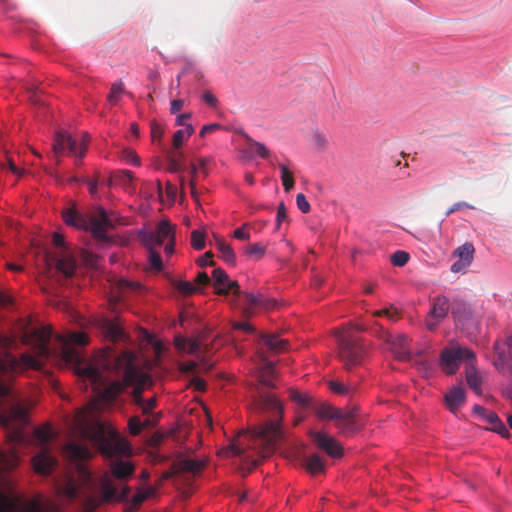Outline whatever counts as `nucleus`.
<instances>
[{"label": "nucleus", "instance_id": "obj_1", "mask_svg": "<svg viewBox=\"0 0 512 512\" xmlns=\"http://www.w3.org/2000/svg\"><path fill=\"white\" fill-rule=\"evenodd\" d=\"M61 358L67 364L74 365L76 373L88 380L105 402L111 403L126 387L134 386L132 400L143 410L144 389L151 384L150 377L142 373L134 364L135 355L131 351L116 353L112 348H104L92 362L85 363L74 345L84 346L89 342L87 334L73 332L62 340Z\"/></svg>", "mask_w": 512, "mask_h": 512}, {"label": "nucleus", "instance_id": "obj_2", "mask_svg": "<svg viewBox=\"0 0 512 512\" xmlns=\"http://www.w3.org/2000/svg\"><path fill=\"white\" fill-rule=\"evenodd\" d=\"M82 436L96 446L102 455L114 457L129 450L127 442L118 432L102 423H93L81 428Z\"/></svg>", "mask_w": 512, "mask_h": 512}, {"label": "nucleus", "instance_id": "obj_3", "mask_svg": "<svg viewBox=\"0 0 512 512\" xmlns=\"http://www.w3.org/2000/svg\"><path fill=\"white\" fill-rule=\"evenodd\" d=\"M52 330L49 327L34 328L27 337L34 344V355L25 353L21 355L18 361L12 355L7 354V362L9 368L17 370L20 366L26 368L39 369L44 360L50 357L51 351L49 347Z\"/></svg>", "mask_w": 512, "mask_h": 512}, {"label": "nucleus", "instance_id": "obj_4", "mask_svg": "<svg viewBox=\"0 0 512 512\" xmlns=\"http://www.w3.org/2000/svg\"><path fill=\"white\" fill-rule=\"evenodd\" d=\"M62 217L67 225L78 229L89 230L94 238L102 241L107 240V229L113 227L112 219L103 208H99L97 214L92 216L89 220L72 208L64 210Z\"/></svg>", "mask_w": 512, "mask_h": 512}, {"label": "nucleus", "instance_id": "obj_5", "mask_svg": "<svg viewBox=\"0 0 512 512\" xmlns=\"http://www.w3.org/2000/svg\"><path fill=\"white\" fill-rule=\"evenodd\" d=\"M257 378L259 382V386L256 388L257 405L264 411H275L279 416H282L283 407L279 399L275 394L263 389V387H275L274 381L276 379V374L273 362L263 359L262 364L258 369Z\"/></svg>", "mask_w": 512, "mask_h": 512}, {"label": "nucleus", "instance_id": "obj_6", "mask_svg": "<svg viewBox=\"0 0 512 512\" xmlns=\"http://www.w3.org/2000/svg\"><path fill=\"white\" fill-rule=\"evenodd\" d=\"M282 436L280 425L276 421H267L265 425L256 428L250 435L249 448L255 450L262 458L270 456Z\"/></svg>", "mask_w": 512, "mask_h": 512}, {"label": "nucleus", "instance_id": "obj_7", "mask_svg": "<svg viewBox=\"0 0 512 512\" xmlns=\"http://www.w3.org/2000/svg\"><path fill=\"white\" fill-rule=\"evenodd\" d=\"M339 357L347 369L360 364L366 354L367 347L350 330H344L337 336Z\"/></svg>", "mask_w": 512, "mask_h": 512}, {"label": "nucleus", "instance_id": "obj_8", "mask_svg": "<svg viewBox=\"0 0 512 512\" xmlns=\"http://www.w3.org/2000/svg\"><path fill=\"white\" fill-rule=\"evenodd\" d=\"M462 362H465L466 366L471 362H476L475 353L469 348L462 347L456 343L442 349L439 365L444 373L448 375L455 374Z\"/></svg>", "mask_w": 512, "mask_h": 512}, {"label": "nucleus", "instance_id": "obj_9", "mask_svg": "<svg viewBox=\"0 0 512 512\" xmlns=\"http://www.w3.org/2000/svg\"><path fill=\"white\" fill-rule=\"evenodd\" d=\"M89 139V135L86 133H83L80 137H72L64 130L57 131L52 146L53 153L58 158L67 149L72 155L76 156V164H79L86 153Z\"/></svg>", "mask_w": 512, "mask_h": 512}, {"label": "nucleus", "instance_id": "obj_10", "mask_svg": "<svg viewBox=\"0 0 512 512\" xmlns=\"http://www.w3.org/2000/svg\"><path fill=\"white\" fill-rule=\"evenodd\" d=\"M139 237L146 247H157L175 238L174 227L167 220L158 223L155 231L140 232Z\"/></svg>", "mask_w": 512, "mask_h": 512}, {"label": "nucleus", "instance_id": "obj_11", "mask_svg": "<svg viewBox=\"0 0 512 512\" xmlns=\"http://www.w3.org/2000/svg\"><path fill=\"white\" fill-rule=\"evenodd\" d=\"M0 512H45L36 500L22 501L16 495L0 492Z\"/></svg>", "mask_w": 512, "mask_h": 512}, {"label": "nucleus", "instance_id": "obj_12", "mask_svg": "<svg viewBox=\"0 0 512 512\" xmlns=\"http://www.w3.org/2000/svg\"><path fill=\"white\" fill-rule=\"evenodd\" d=\"M494 350L493 365L503 376H510L512 374V335L508 336L504 342H496Z\"/></svg>", "mask_w": 512, "mask_h": 512}, {"label": "nucleus", "instance_id": "obj_13", "mask_svg": "<svg viewBox=\"0 0 512 512\" xmlns=\"http://www.w3.org/2000/svg\"><path fill=\"white\" fill-rule=\"evenodd\" d=\"M63 453L68 459L77 463V468L79 470V475L82 482L88 483L91 479L90 472L82 464H80V462L88 460L92 457V452L90 449L85 445L71 442L64 446Z\"/></svg>", "mask_w": 512, "mask_h": 512}, {"label": "nucleus", "instance_id": "obj_14", "mask_svg": "<svg viewBox=\"0 0 512 512\" xmlns=\"http://www.w3.org/2000/svg\"><path fill=\"white\" fill-rule=\"evenodd\" d=\"M225 289H227V294L232 291L234 295H242L244 297V308L243 314L245 317L249 318L253 315L254 309L257 307L268 308V302L264 298L262 294H254L250 292H241L240 286L237 281H232L230 278L225 285Z\"/></svg>", "mask_w": 512, "mask_h": 512}, {"label": "nucleus", "instance_id": "obj_15", "mask_svg": "<svg viewBox=\"0 0 512 512\" xmlns=\"http://www.w3.org/2000/svg\"><path fill=\"white\" fill-rule=\"evenodd\" d=\"M382 338L387 344H389V349L398 360H412V355L409 348L410 339L408 336L404 334L393 335L389 332H385Z\"/></svg>", "mask_w": 512, "mask_h": 512}, {"label": "nucleus", "instance_id": "obj_16", "mask_svg": "<svg viewBox=\"0 0 512 512\" xmlns=\"http://www.w3.org/2000/svg\"><path fill=\"white\" fill-rule=\"evenodd\" d=\"M473 412L480 420L490 425L489 430L500 434L504 438L511 436L508 428L494 411L488 410L480 405H474Z\"/></svg>", "mask_w": 512, "mask_h": 512}, {"label": "nucleus", "instance_id": "obj_17", "mask_svg": "<svg viewBox=\"0 0 512 512\" xmlns=\"http://www.w3.org/2000/svg\"><path fill=\"white\" fill-rule=\"evenodd\" d=\"M333 420L339 433L344 436H351L357 431L355 412L353 410L340 408Z\"/></svg>", "mask_w": 512, "mask_h": 512}, {"label": "nucleus", "instance_id": "obj_18", "mask_svg": "<svg viewBox=\"0 0 512 512\" xmlns=\"http://www.w3.org/2000/svg\"><path fill=\"white\" fill-rule=\"evenodd\" d=\"M313 442L318 448L324 450L331 457H340L343 454V449L338 441L324 432L311 433Z\"/></svg>", "mask_w": 512, "mask_h": 512}, {"label": "nucleus", "instance_id": "obj_19", "mask_svg": "<svg viewBox=\"0 0 512 512\" xmlns=\"http://www.w3.org/2000/svg\"><path fill=\"white\" fill-rule=\"evenodd\" d=\"M99 325L105 339L111 342H127L128 336L117 320L102 319Z\"/></svg>", "mask_w": 512, "mask_h": 512}, {"label": "nucleus", "instance_id": "obj_20", "mask_svg": "<svg viewBox=\"0 0 512 512\" xmlns=\"http://www.w3.org/2000/svg\"><path fill=\"white\" fill-rule=\"evenodd\" d=\"M32 463L36 473L49 475L57 466L58 462L47 448H43L32 458Z\"/></svg>", "mask_w": 512, "mask_h": 512}, {"label": "nucleus", "instance_id": "obj_21", "mask_svg": "<svg viewBox=\"0 0 512 512\" xmlns=\"http://www.w3.org/2000/svg\"><path fill=\"white\" fill-rule=\"evenodd\" d=\"M174 344L177 350L189 354H198L203 348H206V338L204 334H200L195 338L186 339L182 336H176Z\"/></svg>", "mask_w": 512, "mask_h": 512}, {"label": "nucleus", "instance_id": "obj_22", "mask_svg": "<svg viewBox=\"0 0 512 512\" xmlns=\"http://www.w3.org/2000/svg\"><path fill=\"white\" fill-rule=\"evenodd\" d=\"M465 400V391L460 386L453 387L445 395L446 406L452 413H456L458 409L465 403Z\"/></svg>", "mask_w": 512, "mask_h": 512}, {"label": "nucleus", "instance_id": "obj_23", "mask_svg": "<svg viewBox=\"0 0 512 512\" xmlns=\"http://www.w3.org/2000/svg\"><path fill=\"white\" fill-rule=\"evenodd\" d=\"M465 378L468 386L477 394L482 395V376L475 366V362H471L466 366Z\"/></svg>", "mask_w": 512, "mask_h": 512}, {"label": "nucleus", "instance_id": "obj_24", "mask_svg": "<svg viewBox=\"0 0 512 512\" xmlns=\"http://www.w3.org/2000/svg\"><path fill=\"white\" fill-rule=\"evenodd\" d=\"M320 420H333L340 408H336L327 402L314 400L310 408Z\"/></svg>", "mask_w": 512, "mask_h": 512}, {"label": "nucleus", "instance_id": "obj_25", "mask_svg": "<svg viewBox=\"0 0 512 512\" xmlns=\"http://www.w3.org/2000/svg\"><path fill=\"white\" fill-rule=\"evenodd\" d=\"M130 490L128 487H124L122 492L118 494L117 489L110 483L109 480H105L101 486L102 500L105 502L112 501L114 499L124 500Z\"/></svg>", "mask_w": 512, "mask_h": 512}, {"label": "nucleus", "instance_id": "obj_26", "mask_svg": "<svg viewBox=\"0 0 512 512\" xmlns=\"http://www.w3.org/2000/svg\"><path fill=\"white\" fill-rule=\"evenodd\" d=\"M450 309L449 301L445 296H437L433 299V306L429 312L431 318L443 320Z\"/></svg>", "mask_w": 512, "mask_h": 512}, {"label": "nucleus", "instance_id": "obj_27", "mask_svg": "<svg viewBox=\"0 0 512 512\" xmlns=\"http://www.w3.org/2000/svg\"><path fill=\"white\" fill-rule=\"evenodd\" d=\"M261 341L269 350L275 353L284 352L289 346L288 340L281 339L275 334H265L262 336Z\"/></svg>", "mask_w": 512, "mask_h": 512}, {"label": "nucleus", "instance_id": "obj_28", "mask_svg": "<svg viewBox=\"0 0 512 512\" xmlns=\"http://www.w3.org/2000/svg\"><path fill=\"white\" fill-rule=\"evenodd\" d=\"M204 462L199 459L184 458L176 463V468L180 472L198 474L204 468Z\"/></svg>", "mask_w": 512, "mask_h": 512}, {"label": "nucleus", "instance_id": "obj_29", "mask_svg": "<svg viewBox=\"0 0 512 512\" xmlns=\"http://www.w3.org/2000/svg\"><path fill=\"white\" fill-rule=\"evenodd\" d=\"M216 247L220 253V258L231 266L236 265V255L232 247L226 243L223 239H216Z\"/></svg>", "mask_w": 512, "mask_h": 512}, {"label": "nucleus", "instance_id": "obj_30", "mask_svg": "<svg viewBox=\"0 0 512 512\" xmlns=\"http://www.w3.org/2000/svg\"><path fill=\"white\" fill-rule=\"evenodd\" d=\"M134 467L126 461L119 460L111 464L112 475L118 479H125L132 475Z\"/></svg>", "mask_w": 512, "mask_h": 512}, {"label": "nucleus", "instance_id": "obj_31", "mask_svg": "<svg viewBox=\"0 0 512 512\" xmlns=\"http://www.w3.org/2000/svg\"><path fill=\"white\" fill-rule=\"evenodd\" d=\"M212 277L214 280L213 285L216 289V292L220 295H227V289H225V285L229 279L228 274L221 268H215L212 272Z\"/></svg>", "mask_w": 512, "mask_h": 512}, {"label": "nucleus", "instance_id": "obj_32", "mask_svg": "<svg viewBox=\"0 0 512 512\" xmlns=\"http://www.w3.org/2000/svg\"><path fill=\"white\" fill-rule=\"evenodd\" d=\"M451 313L454 319L460 322L469 319L471 316L469 305L463 301H454Z\"/></svg>", "mask_w": 512, "mask_h": 512}, {"label": "nucleus", "instance_id": "obj_33", "mask_svg": "<svg viewBox=\"0 0 512 512\" xmlns=\"http://www.w3.org/2000/svg\"><path fill=\"white\" fill-rule=\"evenodd\" d=\"M18 463V456L14 449L5 452L0 449V470L13 469Z\"/></svg>", "mask_w": 512, "mask_h": 512}, {"label": "nucleus", "instance_id": "obj_34", "mask_svg": "<svg viewBox=\"0 0 512 512\" xmlns=\"http://www.w3.org/2000/svg\"><path fill=\"white\" fill-rule=\"evenodd\" d=\"M56 267L66 277H71L76 269V261L73 257L65 256L57 260Z\"/></svg>", "mask_w": 512, "mask_h": 512}, {"label": "nucleus", "instance_id": "obj_35", "mask_svg": "<svg viewBox=\"0 0 512 512\" xmlns=\"http://www.w3.org/2000/svg\"><path fill=\"white\" fill-rule=\"evenodd\" d=\"M474 246L472 243H464L459 246L454 252L453 255L457 256L459 260H464L470 264H472L474 259Z\"/></svg>", "mask_w": 512, "mask_h": 512}, {"label": "nucleus", "instance_id": "obj_36", "mask_svg": "<svg viewBox=\"0 0 512 512\" xmlns=\"http://www.w3.org/2000/svg\"><path fill=\"white\" fill-rule=\"evenodd\" d=\"M305 467L312 475L322 473L325 469L323 460L318 454H312L309 456L306 460Z\"/></svg>", "mask_w": 512, "mask_h": 512}, {"label": "nucleus", "instance_id": "obj_37", "mask_svg": "<svg viewBox=\"0 0 512 512\" xmlns=\"http://www.w3.org/2000/svg\"><path fill=\"white\" fill-rule=\"evenodd\" d=\"M290 398L302 408H311L314 402V399L308 394L300 393L297 390L290 391Z\"/></svg>", "mask_w": 512, "mask_h": 512}, {"label": "nucleus", "instance_id": "obj_38", "mask_svg": "<svg viewBox=\"0 0 512 512\" xmlns=\"http://www.w3.org/2000/svg\"><path fill=\"white\" fill-rule=\"evenodd\" d=\"M279 169L281 171V180L284 189L286 192H289L294 188L295 184L293 173L284 164H279Z\"/></svg>", "mask_w": 512, "mask_h": 512}, {"label": "nucleus", "instance_id": "obj_39", "mask_svg": "<svg viewBox=\"0 0 512 512\" xmlns=\"http://www.w3.org/2000/svg\"><path fill=\"white\" fill-rule=\"evenodd\" d=\"M80 487L81 485L76 480L69 478L62 487V492L67 498L74 499L78 496Z\"/></svg>", "mask_w": 512, "mask_h": 512}, {"label": "nucleus", "instance_id": "obj_40", "mask_svg": "<svg viewBox=\"0 0 512 512\" xmlns=\"http://www.w3.org/2000/svg\"><path fill=\"white\" fill-rule=\"evenodd\" d=\"M124 92H125V87L121 81L113 83L111 86L109 95H108V102L111 105H116L119 102L121 95Z\"/></svg>", "mask_w": 512, "mask_h": 512}, {"label": "nucleus", "instance_id": "obj_41", "mask_svg": "<svg viewBox=\"0 0 512 512\" xmlns=\"http://www.w3.org/2000/svg\"><path fill=\"white\" fill-rule=\"evenodd\" d=\"M150 424V420L142 422L139 416H133L128 421L129 431L134 436L139 435L142 429Z\"/></svg>", "mask_w": 512, "mask_h": 512}, {"label": "nucleus", "instance_id": "obj_42", "mask_svg": "<svg viewBox=\"0 0 512 512\" xmlns=\"http://www.w3.org/2000/svg\"><path fill=\"white\" fill-rule=\"evenodd\" d=\"M246 140L249 143L251 150L259 155L263 159H267L270 156V151L266 148V146L258 141H255L249 136H246Z\"/></svg>", "mask_w": 512, "mask_h": 512}, {"label": "nucleus", "instance_id": "obj_43", "mask_svg": "<svg viewBox=\"0 0 512 512\" xmlns=\"http://www.w3.org/2000/svg\"><path fill=\"white\" fill-rule=\"evenodd\" d=\"M266 251V247L260 243L249 244L244 248V253L251 258L261 259Z\"/></svg>", "mask_w": 512, "mask_h": 512}, {"label": "nucleus", "instance_id": "obj_44", "mask_svg": "<svg viewBox=\"0 0 512 512\" xmlns=\"http://www.w3.org/2000/svg\"><path fill=\"white\" fill-rule=\"evenodd\" d=\"M328 385L332 392L339 395H348L354 390L352 386L346 385L338 380H330Z\"/></svg>", "mask_w": 512, "mask_h": 512}, {"label": "nucleus", "instance_id": "obj_45", "mask_svg": "<svg viewBox=\"0 0 512 512\" xmlns=\"http://www.w3.org/2000/svg\"><path fill=\"white\" fill-rule=\"evenodd\" d=\"M148 493L145 491H138L132 498L131 502L129 503L126 512H135L137 511L141 504L147 499Z\"/></svg>", "mask_w": 512, "mask_h": 512}, {"label": "nucleus", "instance_id": "obj_46", "mask_svg": "<svg viewBox=\"0 0 512 512\" xmlns=\"http://www.w3.org/2000/svg\"><path fill=\"white\" fill-rule=\"evenodd\" d=\"M34 438L41 445L48 443L50 441V439L52 438V432H51L50 427L45 426V427L35 429Z\"/></svg>", "mask_w": 512, "mask_h": 512}, {"label": "nucleus", "instance_id": "obj_47", "mask_svg": "<svg viewBox=\"0 0 512 512\" xmlns=\"http://www.w3.org/2000/svg\"><path fill=\"white\" fill-rule=\"evenodd\" d=\"M174 286L179 293L185 296L192 295L198 291V288H196L195 285L189 281H177Z\"/></svg>", "mask_w": 512, "mask_h": 512}, {"label": "nucleus", "instance_id": "obj_48", "mask_svg": "<svg viewBox=\"0 0 512 512\" xmlns=\"http://www.w3.org/2000/svg\"><path fill=\"white\" fill-rule=\"evenodd\" d=\"M149 250V263L150 267L156 271L162 270L163 264L160 254L155 250V247H147Z\"/></svg>", "mask_w": 512, "mask_h": 512}, {"label": "nucleus", "instance_id": "obj_49", "mask_svg": "<svg viewBox=\"0 0 512 512\" xmlns=\"http://www.w3.org/2000/svg\"><path fill=\"white\" fill-rule=\"evenodd\" d=\"M191 245L195 250H202L205 247V235L199 230H193L191 233Z\"/></svg>", "mask_w": 512, "mask_h": 512}, {"label": "nucleus", "instance_id": "obj_50", "mask_svg": "<svg viewBox=\"0 0 512 512\" xmlns=\"http://www.w3.org/2000/svg\"><path fill=\"white\" fill-rule=\"evenodd\" d=\"M409 254L405 251H396L390 257L391 262L394 266L402 267L409 261Z\"/></svg>", "mask_w": 512, "mask_h": 512}, {"label": "nucleus", "instance_id": "obj_51", "mask_svg": "<svg viewBox=\"0 0 512 512\" xmlns=\"http://www.w3.org/2000/svg\"><path fill=\"white\" fill-rule=\"evenodd\" d=\"M413 364L417 370L425 377H428L432 373V365L427 360L413 359Z\"/></svg>", "mask_w": 512, "mask_h": 512}, {"label": "nucleus", "instance_id": "obj_52", "mask_svg": "<svg viewBox=\"0 0 512 512\" xmlns=\"http://www.w3.org/2000/svg\"><path fill=\"white\" fill-rule=\"evenodd\" d=\"M245 452V448L240 443L233 442L228 448L223 451L226 456H241Z\"/></svg>", "mask_w": 512, "mask_h": 512}, {"label": "nucleus", "instance_id": "obj_53", "mask_svg": "<svg viewBox=\"0 0 512 512\" xmlns=\"http://www.w3.org/2000/svg\"><path fill=\"white\" fill-rule=\"evenodd\" d=\"M396 315H397V309L394 307L385 308V309H381V310H377V311L373 312V316H375V317L385 316L392 320L396 318Z\"/></svg>", "mask_w": 512, "mask_h": 512}, {"label": "nucleus", "instance_id": "obj_54", "mask_svg": "<svg viewBox=\"0 0 512 512\" xmlns=\"http://www.w3.org/2000/svg\"><path fill=\"white\" fill-rule=\"evenodd\" d=\"M313 141L318 148L325 149L328 144L327 136L319 131H316L313 135Z\"/></svg>", "mask_w": 512, "mask_h": 512}, {"label": "nucleus", "instance_id": "obj_55", "mask_svg": "<svg viewBox=\"0 0 512 512\" xmlns=\"http://www.w3.org/2000/svg\"><path fill=\"white\" fill-rule=\"evenodd\" d=\"M296 203H297V207L298 209L302 212V213H308L310 211V204L309 202L307 201L306 197L304 194L302 193H299L296 197Z\"/></svg>", "mask_w": 512, "mask_h": 512}, {"label": "nucleus", "instance_id": "obj_56", "mask_svg": "<svg viewBox=\"0 0 512 512\" xmlns=\"http://www.w3.org/2000/svg\"><path fill=\"white\" fill-rule=\"evenodd\" d=\"M247 227H249V224H243L234 231L233 236L238 240H249L250 233L245 230Z\"/></svg>", "mask_w": 512, "mask_h": 512}, {"label": "nucleus", "instance_id": "obj_57", "mask_svg": "<svg viewBox=\"0 0 512 512\" xmlns=\"http://www.w3.org/2000/svg\"><path fill=\"white\" fill-rule=\"evenodd\" d=\"M470 265H471L470 263H468L464 260L458 259L456 262H454L451 265L450 270L452 273L465 272Z\"/></svg>", "mask_w": 512, "mask_h": 512}, {"label": "nucleus", "instance_id": "obj_58", "mask_svg": "<svg viewBox=\"0 0 512 512\" xmlns=\"http://www.w3.org/2000/svg\"><path fill=\"white\" fill-rule=\"evenodd\" d=\"M187 138L188 136L181 129L177 130L173 135L174 148L178 149Z\"/></svg>", "mask_w": 512, "mask_h": 512}, {"label": "nucleus", "instance_id": "obj_59", "mask_svg": "<svg viewBox=\"0 0 512 512\" xmlns=\"http://www.w3.org/2000/svg\"><path fill=\"white\" fill-rule=\"evenodd\" d=\"M212 257L213 253L211 251H208L197 260V264L201 267H204L206 265L214 266L215 262L212 260Z\"/></svg>", "mask_w": 512, "mask_h": 512}, {"label": "nucleus", "instance_id": "obj_60", "mask_svg": "<svg viewBox=\"0 0 512 512\" xmlns=\"http://www.w3.org/2000/svg\"><path fill=\"white\" fill-rule=\"evenodd\" d=\"M123 157L128 162H130L131 164H133L135 166H139L140 165V159H139L138 155L134 151H132V150H124L123 151Z\"/></svg>", "mask_w": 512, "mask_h": 512}, {"label": "nucleus", "instance_id": "obj_61", "mask_svg": "<svg viewBox=\"0 0 512 512\" xmlns=\"http://www.w3.org/2000/svg\"><path fill=\"white\" fill-rule=\"evenodd\" d=\"M117 178L123 183V184H129L132 182L134 178L133 172L130 170H122L117 174Z\"/></svg>", "mask_w": 512, "mask_h": 512}, {"label": "nucleus", "instance_id": "obj_62", "mask_svg": "<svg viewBox=\"0 0 512 512\" xmlns=\"http://www.w3.org/2000/svg\"><path fill=\"white\" fill-rule=\"evenodd\" d=\"M162 134H163V129H162L161 125H159L156 122H153L151 124V136H152L153 141H160Z\"/></svg>", "mask_w": 512, "mask_h": 512}, {"label": "nucleus", "instance_id": "obj_63", "mask_svg": "<svg viewBox=\"0 0 512 512\" xmlns=\"http://www.w3.org/2000/svg\"><path fill=\"white\" fill-rule=\"evenodd\" d=\"M155 407H156V398L155 397L145 400L142 413L145 415H148V414L152 413V411L154 410Z\"/></svg>", "mask_w": 512, "mask_h": 512}, {"label": "nucleus", "instance_id": "obj_64", "mask_svg": "<svg viewBox=\"0 0 512 512\" xmlns=\"http://www.w3.org/2000/svg\"><path fill=\"white\" fill-rule=\"evenodd\" d=\"M220 128H221V125L217 124V123L205 125L202 127L199 135H200V137H205L206 135H208L216 130H219Z\"/></svg>", "mask_w": 512, "mask_h": 512}]
</instances>
